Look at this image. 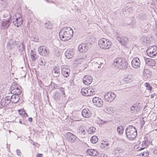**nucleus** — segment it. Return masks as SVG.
<instances>
[{"label": "nucleus", "instance_id": "nucleus-1", "mask_svg": "<svg viewBox=\"0 0 157 157\" xmlns=\"http://www.w3.org/2000/svg\"><path fill=\"white\" fill-rule=\"evenodd\" d=\"M73 34L72 29L70 27H64L60 31L59 36L60 39L63 41H67L70 39Z\"/></svg>", "mask_w": 157, "mask_h": 157}, {"label": "nucleus", "instance_id": "nucleus-2", "mask_svg": "<svg viewBox=\"0 0 157 157\" xmlns=\"http://www.w3.org/2000/svg\"><path fill=\"white\" fill-rule=\"evenodd\" d=\"M125 134L127 137L131 140H132L135 139L137 135L136 129L132 125L127 127L125 129Z\"/></svg>", "mask_w": 157, "mask_h": 157}, {"label": "nucleus", "instance_id": "nucleus-3", "mask_svg": "<svg viewBox=\"0 0 157 157\" xmlns=\"http://www.w3.org/2000/svg\"><path fill=\"white\" fill-rule=\"evenodd\" d=\"M112 43L108 39L102 38L98 41V44L101 48L104 49H108L109 48Z\"/></svg>", "mask_w": 157, "mask_h": 157}, {"label": "nucleus", "instance_id": "nucleus-4", "mask_svg": "<svg viewBox=\"0 0 157 157\" xmlns=\"http://www.w3.org/2000/svg\"><path fill=\"white\" fill-rule=\"evenodd\" d=\"M148 55L151 57H155L157 54V47L155 46L149 47L146 51Z\"/></svg>", "mask_w": 157, "mask_h": 157}, {"label": "nucleus", "instance_id": "nucleus-5", "mask_svg": "<svg viewBox=\"0 0 157 157\" xmlns=\"http://www.w3.org/2000/svg\"><path fill=\"white\" fill-rule=\"evenodd\" d=\"M104 98L105 100L108 102L112 101L116 97V95L112 92H108L104 94Z\"/></svg>", "mask_w": 157, "mask_h": 157}, {"label": "nucleus", "instance_id": "nucleus-6", "mask_svg": "<svg viewBox=\"0 0 157 157\" xmlns=\"http://www.w3.org/2000/svg\"><path fill=\"white\" fill-rule=\"evenodd\" d=\"M38 51L40 54L43 56H46L49 53V49L44 46H41L39 47Z\"/></svg>", "mask_w": 157, "mask_h": 157}, {"label": "nucleus", "instance_id": "nucleus-7", "mask_svg": "<svg viewBox=\"0 0 157 157\" xmlns=\"http://www.w3.org/2000/svg\"><path fill=\"white\" fill-rule=\"evenodd\" d=\"M116 40L122 45H126L128 42V39L126 36H121L118 35L116 37Z\"/></svg>", "mask_w": 157, "mask_h": 157}, {"label": "nucleus", "instance_id": "nucleus-8", "mask_svg": "<svg viewBox=\"0 0 157 157\" xmlns=\"http://www.w3.org/2000/svg\"><path fill=\"white\" fill-rule=\"evenodd\" d=\"M10 98V96L9 95L2 98L1 101V105L3 107H6L10 104L11 102Z\"/></svg>", "mask_w": 157, "mask_h": 157}, {"label": "nucleus", "instance_id": "nucleus-9", "mask_svg": "<svg viewBox=\"0 0 157 157\" xmlns=\"http://www.w3.org/2000/svg\"><path fill=\"white\" fill-rule=\"evenodd\" d=\"M65 136L68 140L71 142H74L76 141L77 137L75 135L70 132L66 133Z\"/></svg>", "mask_w": 157, "mask_h": 157}, {"label": "nucleus", "instance_id": "nucleus-10", "mask_svg": "<svg viewBox=\"0 0 157 157\" xmlns=\"http://www.w3.org/2000/svg\"><path fill=\"white\" fill-rule=\"evenodd\" d=\"M94 105L99 107H101L103 105V101L99 97H95L92 100Z\"/></svg>", "mask_w": 157, "mask_h": 157}, {"label": "nucleus", "instance_id": "nucleus-11", "mask_svg": "<svg viewBox=\"0 0 157 157\" xmlns=\"http://www.w3.org/2000/svg\"><path fill=\"white\" fill-rule=\"evenodd\" d=\"M12 21L11 19H5L3 20L2 21L1 28L2 29H6L9 28Z\"/></svg>", "mask_w": 157, "mask_h": 157}, {"label": "nucleus", "instance_id": "nucleus-12", "mask_svg": "<svg viewBox=\"0 0 157 157\" xmlns=\"http://www.w3.org/2000/svg\"><path fill=\"white\" fill-rule=\"evenodd\" d=\"M62 73L64 77H67L70 74V70L67 66L63 65L61 67Z\"/></svg>", "mask_w": 157, "mask_h": 157}, {"label": "nucleus", "instance_id": "nucleus-13", "mask_svg": "<svg viewBox=\"0 0 157 157\" xmlns=\"http://www.w3.org/2000/svg\"><path fill=\"white\" fill-rule=\"evenodd\" d=\"M132 66L134 68H138L140 65V61L139 58L136 57L134 58L132 60Z\"/></svg>", "mask_w": 157, "mask_h": 157}, {"label": "nucleus", "instance_id": "nucleus-14", "mask_svg": "<svg viewBox=\"0 0 157 157\" xmlns=\"http://www.w3.org/2000/svg\"><path fill=\"white\" fill-rule=\"evenodd\" d=\"M75 54V50L74 49H68L65 52V56L67 58H71Z\"/></svg>", "mask_w": 157, "mask_h": 157}, {"label": "nucleus", "instance_id": "nucleus-15", "mask_svg": "<svg viewBox=\"0 0 157 157\" xmlns=\"http://www.w3.org/2000/svg\"><path fill=\"white\" fill-rule=\"evenodd\" d=\"M82 114L83 117L88 118L91 116L92 114V112L91 110L88 108H86L82 110Z\"/></svg>", "mask_w": 157, "mask_h": 157}, {"label": "nucleus", "instance_id": "nucleus-16", "mask_svg": "<svg viewBox=\"0 0 157 157\" xmlns=\"http://www.w3.org/2000/svg\"><path fill=\"white\" fill-rule=\"evenodd\" d=\"M123 59V58H117L114 59L113 65L116 68L119 69V68H122L123 66L121 67V65H120V64L122 61Z\"/></svg>", "mask_w": 157, "mask_h": 157}, {"label": "nucleus", "instance_id": "nucleus-17", "mask_svg": "<svg viewBox=\"0 0 157 157\" xmlns=\"http://www.w3.org/2000/svg\"><path fill=\"white\" fill-rule=\"evenodd\" d=\"M83 82L86 85L90 84L92 82L93 78L90 75L84 76L83 79Z\"/></svg>", "mask_w": 157, "mask_h": 157}, {"label": "nucleus", "instance_id": "nucleus-18", "mask_svg": "<svg viewBox=\"0 0 157 157\" xmlns=\"http://www.w3.org/2000/svg\"><path fill=\"white\" fill-rule=\"evenodd\" d=\"M129 110L131 113L135 114L139 111L140 109L138 104H134L130 107Z\"/></svg>", "mask_w": 157, "mask_h": 157}, {"label": "nucleus", "instance_id": "nucleus-19", "mask_svg": "<svg viewBox=\"0 0 157 157\" xmlns=\"http://www.w3.org/2000/svg\"><path fill=\"white\" fill-rule=\"evenodd\" d=\"M88 48V45L86 44L82 43L80 44L78 47V49L80 52H85L87 51Z\"/></svg>", "mask_w": 157, "mask_h": 157}, {"label": "nucleus", "instance_id": "nucleus-20", "mask_svg": "<svg viewBox=\"0 0 157 157\" xmlns=\"http://www.w3.org/2000/svg\"><path fill=\"white\" fill-rule=\"evenodd\" d=\"M13 22L15 26L19 27L22 24L23 19L22 18H20L18 19L15 18L13 19Z\"/></svg>", "mask_w": 157, "mask_h": 157}, {"label": "nucleus", "instance_id": "nucleus-21", "mask_svg": "<svg viewBox=\"0 0 157 157\" xmlns=\"http://www.w3.org/2000/svg\"><path fill=\"white\" fill-rule=\"evenodd\" d=\"M85 127L81 126L78 128L77 134L79 135L84 136L86 132L85 131Z\"/></svg>", "mask_w": 157, "mask_h": 157}, {"label": "nucleus", "instance_id": "nucleus-22", "mask_svg": "<svg viewBox=\"0 0 157 157\" xmlns=\"http://www.w3.org/2000/svg\"><path fill=\"white\" fill-rule=\"evenodd\" d=\"M145 62L146 64L149 66H153L155 65L156 62L155 60L152 59L147 58L145 59Z\"/></svg>", "mask_w": 157, "mask_h": 157}, {"label": "nucleus", "instance_id": "nucleus-23", "mask_svg": "<svg viewBox=\"0 0 157 157\" xmlns=\"http://www.w3.org/2000/svg\"><path fill=\"white\" fill-rule=\"evenodd\" d=\"M20 99V97L17 95L13 94L10 96L11 102L16 103Z\"/></svg>", "mask_w": 157, "mask_h": 157}, {"label": "nucleus", "instance_id": "nucleus-24", "mask_svg": "<svg viewBox=\"0 0 157 157\" xmlns=\"http://www.w3.org/2000/svg\"><path fill=\"white\" fill-rule=\"evenodd\" d=\"M86 152L87 154L92 156H95L98 154L97 150L91 149H88Z\"/></svg>", "mask_w": 157, "mask_h": 157}, {"label": "nucleus", "instance_id": "nucleus-25", "mask_svg": "<svg viewBox=\"0 0 157 157\" xmlns=\"http://www.w3.org/2000/svg\"><path fill=\"white\" fill-rule=\"evenodd\" d=\"M16 45L19 50L22 52L25 50V46L23 42H18Z\"/></svg>", "mask_w": 157, "mask_h": 157}, {"label": "nucleus", "instance_id": "nucleus-26", "mask_svg": "<svg viewBox=\"0 0 157 157\" xmlns=\"http://www.w3.org/2000/svg\"><path fill=\"white\" fill-rule=\"evenodd\" d=\"M22 89L21 86L19 87H16V88L13 89L11 91L14 94L17 95L19 96L21 93Z\"/></svg>", "mask_w": 157, "mask_h": 157}, {"label": "nucleus", "instance_id": "nucleus-27", "mask_svg": "<svg viewBox=\"0 0 157 157\" xmlns=\"http://www.w3.org/2000/svg\"><path fill=\"white\" fill-rule=\"evenodd\" d=\"M102 59L99 58L96 61L94 62V64L95 67H97L98 68H101V66L103 64V62H102Z\"/></svg>", "mask_w": 157, "mask_h": 157}, {"label": "nucleus", "instance_id": "nucleus-28", "mask_svg": "<svg viewBox=\"0 0 157 157\" xmlns=\"http://www.w3.org/2000/svg\"><path fill=\"white\" fill-rule=\"evenodd\" d=\"M132 9L131 7L127 6L125 8H124L122 9L123 13L124 14H127L132 12Z\"/></svg>", "mask_w": 157, "mask_h": 157}, {"label": "nucleus", "instance_id": "nucleus-29", "mask_svg": "<svg viewBox=\"0 0 157 157\" xmlns=\"http://www.w3.org/2000/svg\"><path fill=\"white\" fill-rule=\"evenodd\" d=\"M120 65H121V66H123L122 68H119V69H126L128 67V63L126 62V60L124 58L122 59L121 63Z\"/></svg>", "mask_w": 157, "mask_h": 157}, {"label": "nucleus", "instance_id": "nucleus-30", "mask_svg": "<svg viewBox=\"0 0 157 157\" xmlns=\"http://www.w3.org/2000/svg\"><path fill=\"white\" fill-rule=\"evenodd\" d=\"M124 150L119 147H117L113 151L114 154H119L120 153H122L123 152Z\"/></svg>", "mask_w": 157, "mask_h": 157}, {"label": "nucleus", "instance_id": "nucleus-31", "mask_svg": "<svg viewBox=\"0 0 157 157\" xmlns=\"http://www.w3.org/2000/svg\"><path fill=\"white\" fill-rule=\"evenodd\" d=\"M124 131L123 126H120L117 127V131L119 135H121L123 133Z\"/></svg>", "mask_w": 157, "mask_h": 157}, {"label": "nucleus", "instance_id": "nucleus-32", "mask_svg": "<svg viewBox=\"0 0 157 157\" xmlns=\"http://www.w3.org/2000/svg\"><path fill=\"white\" fill-rule=\"evenodd\" d=\"M132 81V78L130 76H128L127 78H124L123 80L124 82L126 83H131Z\"/></svg>", "mask_w": 157, "mask_h": 157}, {"label": "nucleus", "instance_id": "nucleus-33", "mask_svg": "<svg viewBox=\"0 0 157 157\" xmlns=\"http://www.w3.org/2000/svg\"><path fill=\"white\" fill-rule=\"evenodd\" d=\"M87 96L93 95L95 94L94 90L93 89L87 88Z\"/></svg>", "mask_w": 157, "mask_h": 157}, {"label": "nucleus", "instance_id": "nucleus-34", "mask_svg": "<svg viewBox=\"0 0 157 157\" xmlns=\"http://www.w3.org/2000/svg\"><path fill=\"white\" fill-rule=\"evenodd\" d=\"M113 108L111 106H109L105 108L104 111L106 113H110L113 111Z\"/></svg>", "mask_w": 157, "mask_h": 157}, {"label": "nucleus", "instance_id": "nucleus-35", "mask_svg": "<svg viewBox=\"0 0 157 157\" xmlns=\"http://www.w3.org/2000/svg\"><path fill=\"white\" fill-rule=\"evenodd\" d=\"M98 139L96 136H93L90 138V141L92 143L95 144L98 141Z\"/></svg>", "mask_w": 157, "mask_h": 157}, {"label": "nucleus", "instance_id": "nucleus-36", "mask_svg": "<svg viewBox=\"0 0 157 157\" xmlns=\"http://www.w3.org/2000/svg\"><path fill=\"white\" fill-rule=\"evenodd\" d=\"M139 17L140 19L144 21L146 19V16L145 13H142L139 15Z\"/></svg>", "mask_w": 157, "mask_h": 157}, {"label": "nucleus", "instance_id": "nucleus-37", "mask_svg": "<svg viewBox=\"0 0 157 157\" xmlns=\"http://www.w3.org/2000/svg\"><path fill=\"white\" fill-rule=\"evenodd\" d=\"M38 63L40 65L43 66H44L46 63L45 60L43 58H40L38 60Z\"/></svg>", "mask_w": 157, "mask_h": 157}, {"label": "nucleus", "instance_id": "nucleus-38", "mask_svg": "<svg viewBox=\"0 0 157 157\" xmlns=\"http://www.w3.org/2000/svg\"><path fill=\"white\" fill-rule=\"evenodd\" d=\"M30 56L31 58L33 61H35L37 59V56L36 54L33 53V51L32 50L31 51Z\"/></svg>", "mask_w": 157, "mask_h": 157}, {"label": "nucleus", "instance_id": "nucleus-39", "mask_svg": "<svg viewBox=\"0 0 157 157\" xmlns=\"http://www.w3.org/2000/svg\"><path fill=\"white\" fill-rule=\"evenodd\" d=\"M87 88H82L81 90V92L82 94L85 96H87Z\"/></svg>", "mask_w": 157, "mask_h": 157}, {"label": "nucleus", "instance_id": "nucleus-40", "mask_svg": "<svg viewBox=\"0 0 157 157\" xmlns=\"http://www.w3.org/2000/svg\"><path fill=\"white\" fill-rule=\"evenodd\" d=\"M44 26L48 29H51L52 27L50 22L47 21L44 24Z\"/></svg>", "mask_w": 157, "mask_h": 157}, {"label": "nucleus", "instance_id": "nucleus-41", "mask_svg": "<svg viewBox=\"0 0 157 157\" xmlns=\"http://www.w3.org/2000/svg\"><path fill=\"white\" fill-rule=\"evenodd\" d=\"M96 129L94 127H92L89 128L87 130L88 132L90 134H92L95 131Z\"/></svg>", "mask_w": 157, "mask_h": 157}, {"label": "nucleus", "instance_id": "nucleus-42", "mask_svg": "<svg viewBox=\"0 0 157 157\" xmlns=\"http://www.w3.org/2000/svg\"><path fill=\"white\" fill-rule=\"evenodd\" d=\"M85 59L83 58L78 59L75 60V63L77 64H81V63L84 61Z\"/></svg>", "mask_w": 157, "mask_h": 157}, {"label": "nucleus", "instance_id": "nucleus-43", "mask_svg": "<svg viewBox=\"0 0 157 157\" xmlns=\"http://www.w3.org/2000/svg\"><path fill=\"white\" fill-rule=\"evenodd\" d=\"M16 18L19 19L20 18H22V16L20 13H16L15 16Z\"/></svg>", "mask_w": 157, "mask_h": 157}, {"label": "nucleus", "instance_id": "nucleus-44", "mask_svg": "<svg viewBox=\"0 0 157 157\" xmlns=\"http://www.w3.org/2000/svg\"><path fill=\"white\" fill-rule=\"evenodd\" d=\"M145 86L147 87V90H151L152 89V88L150 85L147 83H146L145 84Z\"/></svg>", "mask_w": 157, "mask_h": 157}, {"label": "nucleus", "instance_id": "nucleus-45", "mask_svg": "<svg viewBox=\"0 0 157 157\" xmlns=\"http://www.w3.org/2000/svg\"><path fill=\"white\" fill-rule=\"evenodd\" d=\"M31 39L33 41L35 42H37L38 41L39 39L36 37L33 36L31 37Z\"/></svg>", "mask_w": 157, "mask_h": 157}, {"label": "nucleus", "instance_id": "nucleus-46", "mask_svg": "<svg viewBox=\"0 0 157 157\" xmlns=\"http://www.w3.org/2000/svg\"><path fill=\"white\" fill-rule=\"evenodd\" d=\"M53 71L55 74H60L59 70L57 68H54Z\"/></svg>", "mask_w": 157, "mask_h": 157}, {"label": "nucleus", "instance_id": "nucleus-47", "mask_svg": "<svg viewBox=\"0 0 157 157\" xmlns=\"http://www.w3.org/2000/svg\"><path fill=\"white\" fill-rule=\"evenodd\" d=\"M149 154V152L147 151H144L142 153H140V155L143 156H147Z\"/></svg>", "mask_w": 157, "mask_h": 157}, {"label": "nucleus", "instance_id": "nucleus-48", "mask_svg": "<svg viewBox=\"0 0 157 157\" xmlns=\"http://www.w3.org/2000/svg\"><path fill=\"white\" fill-rule=\"evenodd\" d=\"M16 151L17 154V155L21 156L22 155V153L19 149L17 150Z\"/></svg>", "mask_w": 157, "mask_h": 157}, {"label": "nucleus", "instance_id": "nucleus-49", "mask_svg": "<svg viewBox=\"0 0 157 157\" xmlns=\"http://www.w3.org/2000/svg\"><path fill=\"white\" fill-rule=\"evenodd\" d=\"M59 94H58L56 93L54 96V98L55 100H57L58 99V96Z\"/></svg>", "mask_w": 157, "mask_h": 157}, {"label": "nucleus", "instance_id": "nucleus-50", "mask_svg": "<svg viewBox=\"0 0 157 157\" xmlns=\"http://www.w3.org/2000/svg\"><path fill=\"white\" fill-rule=\"evenodd\" d=\"M153 153L154 154L157 155V147H155L153 150Z\"/></svg>", "mask_w": 157, "mask_h": 157}, {"label": "nucleus", "instance_id": "nucleus-51", "mask_svg": "<svg viewBox=\"0 0 157 157\" xmlns=\"http://www.w3.org/2000/svg\"><path fill=\"white\" fill-rule=\"evenodd\" d=\"M62 79H63L62 78H57V80L59 82H63V81L62 80Z\"/></svg>", "mask_w": 157, "mask_h": 157}, {"label": "nucleus", "instance_id": "nucleus-52", "mask_svg": "<svg viewBox=\"0 0 157 157\" xmlns=\"http://www.w3.org/2000/svg\"><path fill=\"white\" fill-rule=\"evenodd\" d=\"M60 91H61V93L62 94L65 95V93H64V89L63 88H61L60 89Z\"/></svg>", "mask_w": 157, "mask_h": 157}, {"label": "nucleus", "instance_id": "nucleus-53", "mask_svg": "<svg viewBox=\"0 0 157 157\" xmlns=\"http://www.w3.org/2000/svg\"><path fill=\"white\" fill-rule=\"evenodd\" d=\"M36 157H43V155L41 154H39L37 155Z\"/></svg>", "mask_w": 157, "mask_h": 157}, {"label": "nucleus", "instance_id": "nucleus-54", "mask_svg": "<svg viewBox=\"0 0 157 157\" xmlns=\"http://www.w3.org/2000/svg\"><path fill=\"white\" fill-rule=\"evenodd\" d=\"M32 118L31 117H29L28 119V121L30 122H32Z\"/></svg>", "mask_w": 157, "mask_h": 157}, {"label": "nucleus", "instance_id": "nucleus-55", "mask_svg": "<svg viewBox=\"0 0 157 157\" xmlns=\"http://www.w3.org/2000/svg\"><path fill=\"white\" fill-rule=\"evenodd\" d=\"M147 71V69H144V74H146Z\"/></svg>", "mask_w": 157, "mask_h": 157}, {"label": "nucleus", "instance_id": "nucleus-56", "mask_svg": "<svg viewBox=\"0 0 157 157\" xmlns=\"http://www.w3.org/2000/svg\"><path fill=\"white\" fill-rule=\"evenodd\" d=\"M60 74H55V75H54V76L56 77H59V76Z\"/></svg>", "mask_w": 157, "mask_h": 157}, {"label": "nucleus", "instance_id": "nucleus-57", "mask_svg": "<svg viewBox=\"0 0 157 157\" xmlns=\"http://www.w3.org/2000/svg\"><path fill=\"white\" fill-rule=\"evenodd\" d=\"M70 82L71 83V85H72L74 84V81L73 80H71L70 81Z\"/></svg>", "mask_w": 157, "mask_h": 157}, {"label": "nucleus", "instance_id": "nucleus-58", "mask_svg": "<svg viewBox=\"0 0 157 157\" xmlns=\"http://www.w3.org/2000/svg\"><path fill=\"white\" fill-rule=\"evenodd\" d=\"M154 127L155 128H157V122H156L154 124Z\"/></svg>", "mask_w": 157, "mask_h": 157}, {"label": "nucleus", "instance_id": "nucleus-59", "mask_svg": "<svg viewBox=\"0 0 157 157\" xmlns=\"http://www.w3.org/2000/svg\"><path fill=\"white\" fill-rule=\"evenodd\" d=\"M155 95V94H151V98H154V96Z\"/></svg>", "mask_w": 157, "mask_h": 157}, {"label": "nucleus", "instance_id": "nucleus-60", "mask_svg": "<svg viewBox=\"0 0 157 157\" xmlns=\"http://www.w3.org/2000/svg\"><path fill=\"white\" fill-rule=\"evenodd\" d=\"M145 148V147H143V148L141 147V148H140V149H139L138 150L140 151V150H143V149H144Z\"/></svg>", "mask_w": 157, "mask_h": 157}, {"label": "nucleus", "instance_id": "nucleus-61", "mask_svg": "<svg viewBox=\"0 0 157 157\" xmlns=\"http://www.w3.org/2000/svg\"><path fill=\"white\" fill-rule=\"evenodd\" d=\"M104 145H105L106 146H108L109 145V144L108 143H105L104 144Z\"/></svg>", "mask_w": 157, "mask_h": 157}, {"label": "nucleus", "instance_id": "nucleus-62", "mask_svg": "<svg viewBox=\"0 0 157 157\" xmlns=\"http://www.w3.org/2000/svg\"><path fill=\"white\" fill-rule=\"evenodd\" d=\"M24 115H25L26 116H28L27 113H24Z\"/></svg>", "mask_w": 157, "mask_h": 157}, {"label": "nucleus", "instance_id": "nucleus-63", "mask_svg": "<svg viewBox=\"0 0 157 157\" xmlns=\"http://www.w3.org/2000/svg\"><path fill=\"white\" fill-rule=\"evenodd\" d=\"M144 143L145 144V142H144V141H143V144Z\"/></svg>", "mask_w": 157, "mask_h": 157}, {"label": "nucleus", "instance_id": "nucleus-64", "mask_svg": "<svg viewBox=\"0 0 157 157\" xmlns=\"http://www.w3.org/2000/svg\"><path fill=\"white\" fill-rule=\"evenodd\" d=\"M155 130H156V131H157V128H156L155 129Z\"/></svg>", "mask_w": 157, "mask_h": 157}]
</instances>
